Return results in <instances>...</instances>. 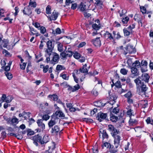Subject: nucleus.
<instances>
[{"mask_svg":"<svg viewBox=\"0 0 153 153\" xmlns=\"http://www.w3.org/2000/svg\"><path fill=\"white\" fill-rule=\"evenodd\" d=\"M112 136L114 138V144L115 146V149L112 147L111 151L112 153H115L117 151V149L118 147L121 139L120 134H117Z\"/></svg>","mask_w":153,"mask_h":153,"instance_id":"nucleus-1","label":"nucleus"},{"mask_svg":"<svg viewBox=\"0 0 153 153\" xmlns=\"http://www.w3.org/2000/svg\"><path fill=\"white\" fill-rule=\"evenodd\" d=\"M47 48L45 50L46 53L45 56H50L53 53V50L54 45L52 43V42L51 40L48 41L47 43Z\"/></svg>","mask_w":153,"mask_h":153,"instance_id":"nucleus-2","label":"nucleus"},{"mask_svg":"<svg viewBox=\"0 0 153 153\" xmlns=\"http://www.w3.org/2000/svg\"><path fill=\"white\" fill-rule=\"evenodd\" d=\"M125 48L126 51V52L124 51V52L123 53L125 55H126L127 53L129 54L134 53L136 52L135 48L129 44H128Z\"/></svg>","mask_w":153,"mask_h":153,"instance_id":"nucleus-3","label":"nucleus"},{"mask_svg":"<svg viewBox=\"0 0 153 153\" xmlns=\"http://www.w3.org/2000/svg\"><path fill=\"white\" fill-rule=\"evenodd\" d=\"M108 127V130L110 132V133L112 136L117 134H120V131H119V130H117L116 128L114 127L112 125H109Z\"/></svg>","mask_w":153,"mask_h":153,"instance_id":"nucleus-4","label":"nucleus"},{"mask_svg":"<svg viewBox=\"0 0 153 153\" xmlns=\"http://www.w3.org/2000/svg\"><path fill=\"white\" fill-rule=\"evenodd\" d=\"M107 117V114L103 113L101 112H100L97 114V118L98 120L100 122H101L104 120H106Z\"/></svg>","mask_w":153,"mask_h":153,"instance_id":"nucleus-5","label":"nucleus"},{"mask_svg":"<svg viewBox=\"0 0 153 153\" xmlns=\"http://www.w3.org/2000/svg\"><path fill=\"white\" fill-rule=\"evenodd\" d=\"M137 88V91H138L139 93L146 91L147 89V88L146 85H145L144 83L140 85V87H138Z\"/></svg>","mask_w":153,"mask_h":153,"instance_id":"nucleus-6","label":"nucleus"},{"mask_svg":"<svg viewBox=\"0 0 153 153\" xmlns=\"http://www.w3.org/2000/svg\"><path fill=\"white\" fill-rule=\"evenodd\" d=\"M104 36L108 40L111 41L113 40L114 41V37L113 36L112 34L109 32L106 31L104 34Z\"/></svg>","mask_w":153,"mask_h":153,"instance_id":"nucleus-7","label":"nucleus"},{"mask_svg":"<svg viewBox=\"0 0 153 153\" xmlns=\"http://www.w3.org/2000/svg\"><path fill=\"white\" fill-rule=\"evenodd\" d=\"M24 14L29 16L32 14V11L29 6L25 7L23 10Z\"/></svg>","mask_w":153,"mask_h":153,"instance_id":"nucleus-8","label":"nucleus"},{"mask_svg":"<svg viewBox=\"0 0 153 153\" xmlns=\"http://www.w3.org/2000/svg\"><path fill=\"white\" fill-rule=\"evenodd\" d=\"M61 52L60 55L61 59H65L68 57H71L72 56L71 54L66 53V51H62Z\"/></svg>","mask_w":153,"mask_h":153,"instance_id":"nucleus-9","label":"nucleus"},{"mask_svg":"<svg viewBox=\"0 0 153 153\" xmlns=\"http://www.w3.org/2000/svg\"><path fill=\"white\" fill-rule=\"evenodd\" d=\"M59 14L58 12H57L56 11L54 10L51 16L49 17L50 21L55 20L57 19Z\"/></svg>","mask_w":153,"mask_h":153,"instance_id":"nucleus-10","label":"nucleus"},{"mask_svg":"<svg viewBox=\"0 0 153 153\" xmlns=\"http://www.w3.org/2000/svg\"><path fill=\"white\" fill-rule=\"evenodd\" d=\"M141 77L142 79L146 82L148 83L149 82L150 76L148 74L145 73L143 74Z\"/></svg>","mask_w":153,"mask_h":153,"instance_id":"nucleus-11","label":"nucleus"},{"mask_svg":"<svg viewBox=\"0 0 153 153\" xmlns=\"http://www.w3.org/2000/svg\"><path fill=\"white\" fill-rule=\"evenodd\" d=\"M91 42L96 46H100L101 42L100 39V37L97 38L95 39H92Z\"/></svg>","mask_w":153,"mask_h":153,"instance_id":"nucleus-12","label":"nucleus"},{"mask_svg":"<svg viewBox=\"0 0 153 153\" xmlns=\"http://www.w3.org/2000/svg\"><path fill=\"white\" fill-rule=\"evenodd\" d=\"M53 58L52 61L54 62H58L59 59V55L56 52H53Z\"/></svg>","mask_w":153,"mask_h":153,"instance_id":"nucleus-13","label":"nucleus"},{"mask_svg":"<svg viewBox=\"0 0 153 153\" xmlns=\"http://www.w3.org/2000/svg\"><path fill=\"white\" fill-rule=\"evenodd\" d=\"M131 72L134 76H137L139 75V72L138 69L134 67L131 68Z\"/></svg>","mask_w":153,"mask_h":153,"instance_id":"nucleus-14","label":"nucleus"},{"mask_svg":"<svg viewBox=\"0 0 153 153\" xmlns=\"http://www.w3.org/2000/svg\"><path fill=\"white\" fill-rule=\"evenodd\" d=\"M55 114L57 117H60L62 119H63L65 116V114L62 112L61 111L59 110L56 111Z\"/></svg>","mask_w":153,"mask_h":153,"instance_id":"nucleus-15","label":"nucleus"},{"mask_svg":"<svg viewBox=\"0 0 153 153\" xmlns=\"http://www.w3.org/2000/svg\"><path fill=\"white\" fill-rule=\"evenodd\" d=\"M141 78L140 76H139L138 78H137L134 80V82L136 83L137 87H140V86L144 83L140 80Z\"/></svg>","mask_w":153,"mask_h":153,"instance_id":"nucleus-16","label":"nucleus"},{"mask_svg":"<svg viewBox=\"0 0 153 153\" xmlns=\"http://www.w3.org/2000/svg\"><path fill=\"white\" fill-rule=\"evenodd\" d=\"M52 130L51 133L53 134H56L60 131L59 128L57 126H54L53 128H52Z\"/></svg>","mask_w":153,"mask_h":153,"instance_id":"nucleus-17","label":"nucleus"},{"mask_svg":"<svg viewBox=\"0 0 153 153\" xmlns=\"http://www.w3.org/2000/svg\"><path fill=\"white\" fill-rule=\"evenodd\" d=\"M32 139L33 140L36 141L41 143V142L42 137L39 134L35 135L31 137Z\"/></svg>","mask_w":153,"mask_h":153,"instance_id":"nucleus-18","label":"nucleus"},{"mask_svg":"<svg viewBox=\"0 0 153 153\" xmlns=\"http://www.w3.org/2000/svg\"><path fill=\"white\" fill-rule=\"evenodd\" d=\"M78 7L81 11L84 12L86 10V6L82 2L80 3Z\"/></svg>","mask_w":153,"mask_h":153,"instance_id":"nucleus-19","label":"nucleus"},{"mask_svg":"<svg viewBox=\"0 0 153 153\" xmlns=\"http://www.w3.org/2000/svg\"><path fill=\"white\" fill-rule=\"evenodd\" d=\"M138 123V121L136 120L132 119L130 117L129 121V123L130 126H133L137 125Z\"/></svg>","mask_w":153,"mask_h":153,"instance_id":"nucleus-20","label":"nucleus"},{"mask_svg":"<svg viewBox=\"0 0 153 153\" xmlns=\"http://www.w3.org/2000/svg\"><path fill=\"white\" fill-rule=\"evenodd\" d=\"M97 22L98 25H97L96 24H94L93 25L92 27L94 29L96 30H98L101 27L99 23L100 21L99 20H97Z\"/></svg>","mask_w":153,"mask_h":153,"instance_id":"nucleus-21","label":"nucleus"},{"mask_svg":"<svg viewBox=\"0 0 153 153\" xmlns=\"http://www.w3.org/2000/svg\"><path fill=\"white\" fill-rule=\"evenodd\" d=\"M42 121L43 120L42 119H39L37 120V123L38 124V126L39 127H40L42 129H44L45 128V125L44 123H42Z\"/></svg>","mask_w":153,"mask_h":153,"instance_id":"nucleus-22","label":"nucleus"},{"mask_svg":"<svg viewBox=\"0 0 153 153\" xmlns=\"http://www.w3.org/2000/svg\"><path fill=\"white\" fill-rule=\"evenodd\" d=\"M140 67V62L137 60L132 64V66L131 67H134L138 69Z\"/></svg>","mask_w":153,"mask_h":153,"instance_id":"nucleus-23","label":"nucleus"},{"mask_svg":"<svg viewBox=\"0 0 153 153\" xmlns=\"http://www.w3.org/2000/svg\"><path fill=\"white\" fill-rule=\"evenodd\" d=\"M48 141V136L47 135H45L43 137L42 140H41V144H43L44 143H47Z\"/></svg>","mask_w":153,"mask_h":153,"instance_id":"nucleus-24","label":"nucleus"},{"mask_svg":"<svg viewBox=\"0 0 153 153\" xmlns=\"http://www.w3.org/2000/svg\"><path fill=\"white\" fill-rule=\"evenodd\" d=\"M100 132L101 133L102 135L103 139L108 138V135L105 130L101 129Z\"/></svg>","mask_w":153,"mask_h":153,"instance_id":"nucleus-25","label":"nucleus"},{"mask_svg":"<svg viewBox=\"0 0 153 153\" xmlns=\"http://www.w3.org/2000/svg\"><path fill=\"white\" fill-rule=\"evenodd\" d=\"M3 46L4 48H7L9 43V41L7 39H4L1 41Z\"/></svg>","mask_w":153,"mask_h":153,"instance_id":"nucleus-26","label":"nucleus"},{"mask_svg":"<svg viewBox=\"0 0 153 153\" xmlns=\"http://www.w3.org/2000/svg\"><path fill=\"white\" fill-rule=\"evenodd\" d=\"M57 43L58 44V50L59 52H62V51H63V45L62 44L59 42H58Z\"/></svg>","mask_w":153,"mask_h":153,"instance_id":"nucleus-27","label":"nucleus"},{"mask_svg":"<svg viewBox=\"0 0 153 153\" xmlns=\"http://www.w3.org/2000/svg\"><path fill=\"white\" fill-rule=\"evenodd\" d=\"M117 97L115 95H112L110 97V100L114 101V102L112 103L111 102L110 103V104L113 105V104L116 102L115 100H117Z\"/></svg>","mask_w":153,"mask_h":153,"instance_id":"nucleus-28","label":"nucleus"},{"mask_svg":"<svg viewBox=\"0 0 153 153\" xmlns=\"http://www.w3.org/2000/svg\"><path fill=\"white\" fill-rule=\"evenodd\" d=\"M110 119L112 122H116L117 120L118 117L111 114L110 115Z\"/></svg>","mask_w":153,"mask_h":153,"instance_id":"nucleus-29","label":"nucleus"},{"mask_svg":"<svg viewBox=\"0 0 153 153\" xmlns=\"http://www.w3.org/2000/svg\"><path fill=\"white\" fill-rule=\"evenodd\" d=\"M28 6H29V7L30 6L31 7L35 8L36 6V3L34 1H32L30 0Z\"/></svg>","mask_w":153,"mask_h":153,"instance_id":"nucleus-30","label":"nucleus"},{"mask_svg":"<svg viewBox=\"0 0 153 153\" xmlns=\"http://www.w3.org/2000/svg\"><path fill=\"white\" fill-rule=\"evenodd\" d=\"M107 103H106L105 104L101 103L100 101H98L95 102V105L98 107H101V106H103Z\"/></svg>","mask_w":153,"mask_h":153,"instance_id":"nucleus-31","label":"nucleus"},{"mask_svg":"<svg viewBox=\"0 0 153 153\" xmlns=\"http://www.w3.org/2000/svg\"><path fill=\"white\" fill-rule=\"evenodd\" d=\"M56 124V122L54 120H51L49 121L48 123L49 127L50 128L52 127V126L55 125Z\"/></svg>","mask_w":153,"mask_h":153,"instance_id":"nucleus-32","label":"nucleus"},{"mask_svg":"<svg viewBox=\"0 0 153 153\" xmlns=\"http://www.w3.org/2000/svg\"><path fill=\"white\" fill-rule=\"evenodd\" d=\"M48 97L51 98V99L54 101L57 100L58 98V96L56 94L49 95L48 96Z\"/></svg>","mask_w":153,"mask_h":153,"instance_id":"nucleus-33","label":"nucleus"},{"mask_svg":"<svg viewBox=\"0 0 153 153\" xmlns=\"http://www.w3.org/2000/svg\"><path fill=\"white\" fill-rule=\"evenodd\" d=\"M13 99V98L11 96H9L7 97V98L6 99L5 102L7 103H10L12 100Z\"/></svg>","mask_w":153,"mask_h":153,"instance_id":"nucleus-34","label":"nucleus"},{"mask_svg":"<svg viewBox=\"0 0 153 153\" xmlns=\"http://www.w3.org/2000/svg\"><path fill=\"white\" fill-rule=\"evenodd\" d=\"M61 33V31L60 29L58 28L56 29L55 31L53 30L52 31V33L54 34H60Z\"/></svg>","mask_w":153,"mask_h":153,"instance_id":"nucleus-35","label":"nucleus"},{"mask_svg":"<svg viewBox=\"0 0 153 153\" xmlns=\"http://www.w3.org/2000/svg\"><path fill=\"white\" fill-rule=\"evenodd\" d=\"M129 19V18L128 16L125 17L122 19V22L123 24H126Z\"/></svg>","mask_w":153,"mask_h":153,"instance_id":"nucleus-36","label":"nucleus"},{"mask_svg":"<svg viewBox=\"0 0 153 153\" xmlns=\"http://www.w3.org/2000/svg\"><path fill=\"white\" fill-rule=\"evenodd\" d=\"M5 75L9 79H10L13 77L12 74L10 73L6 72L5 73Z\"/></svg>","mask_w":153,"mask_h":153,"instance_id":"nucleus-37","label":"nucleus"},{"mask_svg":"<svg viewBox=\"0 0 153 153\" xmlns=\"http://www.w3.org/2000/svg\"><path fill=\"white\" fill-rule=\"evenodd\" d=\"M142 107L145 108L147 107L148 105V102L146 100H143L142 101Z\"/></svg>","mask_w":153,"mask_h":153,"instance_id":"nucleus-38","label":"nucleus"},{"mask_svg":"<svg viewBox=\"0 0 153 153\" xmlns=\"http://www.w3.org/2000/svg\"><path fill=\"white\" fill-rule=\"evenodd\" d=\"M135 24H132L131 25H130L128 28V29L131 31V33H132V29H134L135 27Z\"/></svg>","mask_w":153,"mask_h":153,"instance_id":"nucleus-39","label":"nucleus"},{"mask_svg":"<svg viewBox=\"0 0 153 153\" xmlns=\"http://www.w3.org/2000/svg\"><path fill=\"white\" fill-rule=\"evenodd\" d=\"M60 76H61L63 79L66 80H68L69 79V76L65 74H60Z\"/></svg>","mask_w":153,"mask_h":153,"instance_id":"nucleus-40","label":"nucleus"},{"mask_svg":"<svg viewBox=\"0 0 153 153\" xmlns=\"http://www.w3.org/2000/svg\"><path fill=\"white\" fill-rule=\"evenodd\" d=\"M123 32L125 36H128L130 33H132L131 32V31L129 30L128 31L126 29H124L123 30Z\"/></svg>","mask_w":153,"mask_h":153,"instance_id":"nucleus-41","label":"nucleus"},{"mask_svg":"<svg viewBox=\"0 0 153 153\" xmlns=\"http://www.w3.org/2000/svg\"><path fill=\"white\" fill-rule=\"evenodd\" d=\"M2 53L3 54H4V55L6 56H11L10 53H9L7 50L5 49H3Z\"/></svg>","mask_w":153,"mask_h":153,"instance_id":"nucleus-42","label":"nucleus"},{"mask_svg":"<svg viewBox=\"0 0 153 153\" xmlns=\"http://www.w3.org/2000/svg\"><path fill=\"white\" fill-rule=\"evenodd\" d=\"M66 51V53H68L69 54H71V55L72 56L74 53L72 51L71 49L70 46H68L67 51Z\"/></svg>","mask_w":153,"mask_h":153,"instance_id":"nucleus-43","label":"nucleus"},{"mask_svg":"<svg viewBox=\"0 0 153 153\" xmlns=\"http://www.w3.org/2000/svg\"><path fill=\"white\" fill-rule=\"evenodd\" d=\"M124 96L127 98H130L132 96V95L131 91H128V92L127 94H126L124 95Z\"/></svg>","mask_w":153,"mask_h":153,"instance_id":"nucleus-44","label":"nucleus"},{"mask_svg":"<svg viewBox=\"0 0 153 153\" xmlns=\"http://www.w3.org/2000/svg\"><path fill=\"white\" fill-rule=\"evenodd\" d=\"M46 13L47 14H50L51 13V7L50 5H48L46 8Z\"/></svg>","mask_w":153,"mask_h":153,"instance_id":"nucleus-45","label":"nucleus"},{"mask_svg":"<svg viewBox=\"0 0 153 153\" xmlns=\"http://www.w3.org/2000/svg\"><path fill=\"white\" fill-rule=\"evenodd\" d=\"M65 69V67L61 65H57L56 69L58 71H61L62 70H64Z\"/></svg>","mask_w":153,"mask_h":153,"instance_id":"nucleus-46","label":"nucleus"},{"mask_svg":"<svg viewBox=\"0 0 153 153\" xmlns=\"http://www.w3.org/2000/svg\"><path fill=\"white\" fill-rule=\"evenodd\" d=\"M128 70L125 68H122L120 71V73L123 75H126L128 72Z\"/></svg>","mask_w":153,"mask_h":153,"instance_id":"nucleus-47","label":"nucleus"},{"mask_svg":"<svg viewBox=\"0 0 153 153\" xmlns=\"http://www.w3.org/2000/svg\"><path fill=\"white\" fill-rule=\"evenodd\" d=\"M97 3V5L98 6H99L100 8L102 7V3L100 1V0H95Z\"/></svg>","mask_w":153,"mask_h":153,"instance_id":"nucleus-48","label":"nucleus"},{"mask_svg":"<svg viewBox=\"0 0 153 153\" xmlns=\"http://www.w3.org/2000/svg\"><path fill=\"white\" fill-rule=\"evenodd\" d=\"M74 2V0H66L65 4L66 5H69L71 4H73Z\"/></svg>","mask_w":153,"mask_h":153,"instance_id":"nucleus-49","label":"nucleus"},{"mask_svg":"<svg viewBox=\"0 0 153 153\" xmlns=\"http://www.w3.org/2000/svg\"><path fill=\"white\" fill-rule=\"evenodd\" d=\"M147 62L146 61H142L141 62V64L140 65V67H144V66H146L147 65Z\"/></svg>","mask_w":153,"mask_h":153,"instance_id":"nucleus-50","label":"nucleus"},{"mask_svg":"<svg viewBox=\"0 0 153 153\" xmlns=\"http://www.w3.org/2000/svg\"><path fill=\"white\" fill-rule=\"evenodd\" d=\"M115 85L118 88H120L121 87V85L120 84V82L119 81H117L115 84Z\"/></svg>","mask_w":153,"mask_h":153,"instance_id":"nucleus-51","label":"nucleus"},{"mask_svg":"<svg viewBox=\"0 0 153 153\" xmlns=\"http://www.w3.org/2000/svg\"><path fill=\"white\" fill-rule=\"evenodd\" d=\"M79 71L82 73H88V71L86 68L83 69V68H80L79 69Z\"/></svg>","mask_w":153,"mask_h":153,"instance_id":"nucleus-52","label":"nucleus"},{"mask_svg":"<svg viewBox=\"0 0 153 153\" xmlns=\"http://www.w3.org/2000/svg\"><path fill=\"white\" fill-rule=\"evenodd\" d=\"M103 146H105L108 148H111V149L112 148H111V144L110 143H107V142L105 143H104L103 146H102V147H103Z\"/></svg>","mask_w":153,"mask_h":153,"instance_id":"nucleus-53","label":"nucleus"},{"mask_svg":"<svg viewBox=\"0 0 153 153\" xmlns=\"http://www.w3.org/2000/svg\"><path fill=\"white\" fill-rule=\"evenodd\" d=\"M80 56V54L78 53H75L74 55V57L76 59H79Z\"/></svg>","mask_w":153,"mask_h":153,"instance_id":"nucleus-54","label":"nucleus"},{"mask_svg":"<svg viewBox=\"0 0 153 153\" xmlns=\"http://www.w3.org/2000/svg\"><path fill=\"white\" fill-rule=\"evenodd\" d=\"M11 122L12 124L18 123V119L16 118H13L11 120Z\"/></svg>","mask_w":153,"mask_h":153,"instance_id":"nucleus-55","label":"nucleus"},{"mask_svg":"<svg viewBox=\"0 0 153 153\" xmlns=\"http://www.w3.org/2000/svg\"><path fill=\"white\" fill-rule=\"evenodd\" d=\"M50 118V116L48 114H45L43 116L42 118L43 120H48Z\"/></svg>","mask_w":153,"mask_h":153,"instance_id":"nucleus-56","label":"nucleus"},{"mask_svg":"<svg viewBox=\"0 0 153 153\" xmlns=\"http://www.w3.org/2000/svg\"><path fill=\"white\" fill-rule=\"evenodd\" d=\"M74 90V92L78 90L80 88V86L78 84H77L75 86L73 87Z\"/></svg>","mask_w":153,"mask_h":153,"instance_id":"nucleus-57","label":"nucleus"},{"mask_svg":"<svg viewBox=\"0 0 153 153\" xmlns=\"http://www.w3.org/2000/svg\"><path fill=\"white\" fill-rule=\"evenodd\" d=\"M40 30L41 33L43 34H44L46 31L45 28L43 27H41Z\"/></svg>","mask_w":153,"mask_h":153,"instance_id":"nucleus-58","label":"nucleus"},{"mask_svg":"<svg viewBox=\"0 0 153 153\" xmlns=\"http://www.w3.org/2000/svg\"><path fill=\"white\" fill-rule=\"evenodd\" d=\"M26 65V63H22V64H20V67L21 69L22 70H24L25 69V67Z\"/></svg>","mask_w":153,"mask_h":153,"instance_id":"nucleus-59","label":"nucleus"},{"mask_svg":"<svg viewBox=\"0 0 153 153\" xmlns=\"http://www.w3.org/2000/svg\"><path fill=\"white\" fill-rule=\"evenodd\" d=\"M119 112V109L117 107L114 108L112 110V112L115 114H117Z\"/></svg>","mask_w":153,"mask_h":153,"instance_id":"nucleus-60","label":"nucleus"},{"mask_svg":"<svg viewBox=\"0 0 153 153\" xmlns=\"http://www.w3.org/2000/svg\"><path fill=\"white\" fill-rule=\"evenodd\" d=\"M140 67H141V70L142 72H145L147 71L146 66Z\"/></svg>","mask_w":153,"mask_h":153,"instance_id":"nucleus-61","label":"nucleus"},{"mask_svg":"<svg viewBox=\"0 0 153 153\" xmlns=\"http://www.w3.org/2000/svg\"><path fill=\"white\" fill-rule=\"evenodd\" d=\"M77 7V4L76 3H73L71 4V8L73 10L75 9Z\"/></svg>","mask_w":153,"mask_h":153,"instance_id":"nucleus-62","label":"nucleus"},{"mask_svg":"<svg viewBox=\"0 0 153 153\" xmlns=\"http://www.w3.org/2000/svg\"><path fill=\"white\" fill-rule=\"evenodd\" d=\"M49 68V66L47 65L43 68V71L44 73H46L48 71V69Z\"/></svg>","mask_w":153,"mask_h":153,"instance_id":"nucleus-63","label":"nucleus"},{"mask_svg":"<svg viewBox=\"0 0 153 153\" xmlns=\"http://www.w3.org/2000/svg\"><path fill=\"white\" fill-rule=\"evenodd\" d=\"M68 90L69 91H71L72 92H74V90L73 88V87L69 85H68L67 86Z\"/></svg>","mask_w":153,"mask_h":153,"instance_id":"nucleus-64","label":"nucleus"}]
</instances>
